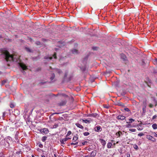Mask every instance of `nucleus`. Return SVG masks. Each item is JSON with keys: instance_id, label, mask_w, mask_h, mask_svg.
<instances>
[{"instance_id": "f704fd0d", "label": "nucleus", "mask_w": 157, "mask_h": 157, "mask_svg": "<svg viewBox=\"0 0 157 157\" xmlns=\"http://www.w3.org/2000/svg\"><path fill=\"white\" fill-rule=\"evenodd\" d=\"M78 143V142H76V143H72L71 144L72 145H75L77 144Z\"/></svg>"}, {"instance_id": "6e6d98bb", "label": "nucleus", "mask_w": 157, "mask_h": 157, "mask_svg": "<svg viewBox=\"0 0 157 157\" xmlns=\"http://www.w3.org/2000/svg\"><path fill=\"white\" fill-rule=\"evenodd\" d=\"M54 157H57L56 155V154L54 155Z\"/></svg>"}, {"instance_id": "4c0bfd02", "label": "nucleus", "mask_w": 157, "mask_h": 157, "mask_svg": "<svg viewBox=\"0 0 157 157\" xmlns=\"http://www.w3.org/2000/svg\"><path fill=\"white\" fill-rule=\"evenodd\" d=\"M67 73H68V72H66L65 73V75H64V77H66L67 76Z\"/></svg>"}, {"instance_id": "4468645a", "label": "nucleus", "mask_w": 157, "mask_h": 157, "mask_svg": "<svg viewBox=\"0 0 157 157\" xmlns=\"http://www.w3.org/2000/svg\"><path fill=\"white\" fill-rule=\"evenodd\" d=\"M112 146V144L110 142H109L107 144V147L108 148H111Z\"/></svg>"}, {"instance_id": "58836bf2", "label": "nucleus", "mask_w": 157, "mask_h": 157, "mask_svg": "<svg viewBox=\"0 0 157 157\" xmlns=\"http://www.w3.org/2000/svg\"><path fill=\"white\" fill-rule=\"evenodd\" d=\"M64 140H63V139L60 141V142L62 144H64Z\"/></svg>"}, {"instance_id": "864d4df0", "label": "nucleus", "mask_w": 157, "mask_h": 157, "mask_svg": "<svg viewBox=\"0 0 157 157\" xmlns=\"http://www.w3.org/2000/svg\"><path fill=\"white\" fill-rule=\"evenodd\" d=\"M54 114H59V113H54Z\"/></svg>"}, {"instance_id": "473e14b6", "label": "nucleus", "mask_w": 157, "mask_h": 157, "mask_svg": "<svg viewBox=\"0 0 157 157\" xmlns=\"http://www.w3.org/2000/svg\"><path fill=\"white\" fill-rule=\"evenodd\" d=\"M137 128V129L139 131H141L143 129V128H139V127Z\"/></svg>"}, {"instance_id": "2f4dec72", "label": "nucleus", "mask_w": 157, "mask_h": 157, "mask_svg": "<svg viewBox=\"0 0 157 157\" xmlns=\"http://www.w3.org/2000/svg\"><path fill=\"white\" fill-rule=\"evenodd\" d=\"M157 117V116L156 115H154L152 117V119H155Z\"/></svg>"}, {"instance_id": "2eb2a0df", "label": "nucleus", "mask_w": 157, "mask_h": 157, "mask_svg": "<svg viewBox=\"0 0 157 157\" xmlns=\"http://www.w3.org/2000/svg\"><path fill=\"white\" fill-rule=\"evenodd\" d=\"M122 134V132L121 131H119L117 132L116 133V136H118L117 137H118L120 136L121 134Z\"/></svg>"}, {"instance_id": "e433bc0d", "label": "nucleus", "mask_w": 157, "mask_h": 157, "mask_svg": "<svg viewBox=\"0 0 157 157\" xmlns=\"http://www.w3.org/2000/svg\"><path fill=\"white\" fill-rule=\"evenodd\" d=\"M71 131H69L67 134V136H69V135H70L71 134Z\"/></svg>"}, {"instance_id": "b1692460", "label": "nucleus", "mask_w": 157, "mask_h": 157, "mask_svg": "<svg viewBox=\"0 0 157 157\" xmlns=\"http://www.w3.org/2000/svg\"><path fill=\"white\" fill-rule=\"evenodd\" d=\"M78 139V137L76 136H75L73 139V140H74L75 141L76 140H77Z\"/></svg>"}, {"instance_id": "423d86ee", "label": "nucleus", "mask_w": 157, "mask_h": 157, "mask_svg": "<svg viewBox=\"0 0 157 157\" xmlns=\"http://www.w3.org/2000/svg\"><path fill=\"white\" fill-rule=\"evenodd\" d=\"M94 130L98 132L99 131H101L102 130V129L100 126H97L94 128Z\"/></svg>"}, {"instance_id": "aec40b11", "label": "nucleus", "mask_w": 157, "mask_h": 157, "mask_svg": "<svg viewBox=\"0 0 157 157\" xmlns=\"http://www.w3.org/2000/svg\"><path fill=\"white\" fill-rule=\"evenodd\" d=\"M129 122H127V123H132L133 121H134L135 120L132 118H130L129 119Z\"/></svg>"}, {"instance_id": "3c124183", "label": "nucleus", "mask_w": 157, "mask_h": 157, "mask_svg": "<svg viewBox=\"0 0 157 157\" xmlns=\"http://www.w3.org/2000/svg\"><path fill=\"white\" fill-rule=\"evenodd\" d=\"M104 107H105V108H107V109H108V108H109V107H108V106H105Z\"/></svg>"}, {"instance_id": "a18cd8bd", "label": "nucleus", "mask_w": 157, "mask_h": 157, "mask_svg": "<svg viewBox=\"0 0 157 157\" xmlns=\"http://www.w3.org/2000/svg\"><path fill=\"white\" fill-rule=\"evenodd\" d=\"M154 136L156 137H157V134L156 133H155L154 132Z\"/></svg>"}, {"instance_id": "ea45409f", "label": "nucleus", "mask_w": 157, "mask_h": 157, "mask_svg": "<svg viewBox=\"0 0 157 157\" xmlns=\"http://www.w3.org/2000/svg\"><path fill=\"white\" fill-rule=\"evenodd\" d=\"M97 48L96 47H93L92 48V49L93 50H97Z\"/></svg>"}, {"instance_id": "6ab92c4d", "label": "nucleus", "mask_w": 157, "mask_h": 157, "mask_svg": "<svg viewBox=\"0 0 157 157\" xmlns=\"http://www.w3.org/2000/svg\"><path fill=\"white\" fill-rule=\"evenodd\" d=\"M7 80H4L2 81V85H4L6 83H7Z\"/></svg>"}, {"instance_id": "603ef678", "label": "nucleus", "mask_w": 157, "mask_h": 157, "mask_svg": "<svg viewBox=\"0 0 157 157\" xmlns=\"http://www.w3.org/2000/svg\"><path fill=\"white\" fill-rule=\"evenodd\" d=\"M61 71L60 70H58V72L59 73H60Z\"/></svg>"}, {"instance_id": "1a4fd4ad", "label": "nucleus", "mask_w": 157, "mask_h": 157, "mask_svg": "<svg viewBox=\"0 0 157 157\" xmlns=\"http://www.w3.org/2000/svg\"><path fill=\"white\" fill-rule=\"evenodd\" d=\"M75 124L78 127L82 129H83V127L79 123H75Z\"/></svg>"}, {"instance_id": "680f3d73", "label": "nucleus", "mask_w": 157, "mask_h": 157, "mask_svg": "<svg viewBox=\"0 0 157 157\" xmlns=\"http://www.w3.org/2000/svg\"><path fill=\"white\" fill-rule=\"evenodd\" d=\"M25 72L24 71H23V73H24Z\"/></svg>"}, {"instance_id": "f8f14e48", "label": "nucleus", "mask_w": 157, "mask_h": 157, "mask_svg": "<svg viewBox=\"0 0 157 157\" xmlns=\"http://www.w3.org/2000/svg\"><path fill=\"white\" fill-rule=\"evenodd\" d=\"M126 126L127 128H132L133 127H136V125H131V124L128 123V124L126 125Z\"/></svg>"}, {"instance_id": "f3484780", "label": "nucleus", "mask_w": 157, "mask_h": 157, "mask_svg": "<svg viewBox=\"0 0 157 157\" xmlns=\"http://www.w3.org/2000/svg\"><path fill=\"white\" fill-rule=\"evenodd\" d=\"M152 127L154 129H157V124H154L152 125Z\"/></svg>"}, {"instance_id": "5701e85b", "label": "nucleus", "mask_w": 157, "mask_h": 157, "mask_svg": "<svg viewBox=\"0 0 157 157\" xmlns=\"http://www.w3.org/2000/svg\"><path fill=\"white\" fill-rule=\"evenodd\" d=\"M55 76L54 74H53L52 75V76L50 78L51 80H52L54 78Z\"/></svg>"}, {"instance_id": "412c9836", "label": "nucleus", "mask_w": 157, "mask_h": 157, "mask_svg": "<svg viewBox=\"0 0 157 157\" xmlns=\"http://www.w3.org/2000/svg\"><path fill=\"white\" fill-rule=\"evenodd\" d=\"M26 50L29 52H31L32 50L29 48L26 47L25 48Z\"/></svg>"}, {"instance_id": "5fc2aeb1", "label": "nucleus", "mask_w": 157, "mask_h": 157, "mask_svg": "<svg viewBox=\"0 0 157 157\" xmlns=\"http://www.w3.org/2000/svg\"><path fill=\"white\" fill-rule=\"evenodd\" d=\"M41 156L42 157H45L44 155H41Z\"/></svg>"}, {"instance_id": "0eeeda50", "label": "nucleus", "mask_w": 157, "mask_h": 157, "mask_svg": "<svg viewBox=\"0 0 157 157\" xmlns=\"http://www.w3.org/2000/svg\"><path fill=\"white\" fill-rule=\"evenodd\" d=\"M96 151L95 150H94L91 152L90 155L89 156L90 157H94L96 155Z\"/></svg>"}, {"instance_id": "49530a36", "label": "nucleus", "mask_w": 157, "mask_h": 157, "mask_svg": "<svg viewBox=\"0 0 157 157\" xmlns=\"http://www.w3.org/2000/svg\"><path fill=\"white\" fill-rule=\"evenodd\" d=\"M36 44H38V45L40 44V42H39V41L37 42L36 43Z\"/></svg>"}, {"instance_id": "8fccbe9b", "label": "nucleus", "mask_w": 157, "mask_h": 157, "mask_svg": "<svg viewBox=\"0 0 157 157\" xmlns=\"http://www.w3.org/2000/svg\"><path fill=\"white\" fill-rule=\"evenodd\" d=\"M63 96H64L65 97H67V96L65 94L63 95Z\"/></svg>"}, {"instance_id": "20e7f679", "label": "nucleus", "mask_w": 157, "mask_h": 157, "mask_svg": "<svg viewBox=\"0 0 157 157\" xmlns=\"http://www.w3.org/2000/svg\"><path fill=\"white\" fill-rule=\"evenodd\" d=\"M53 57H54V58L55 59H56V53H55L54 54L53 56L52 57L51 56V57H48V56H46L44 57V59H52Z\"/></svg>"}, {"instance_id": "bf43d9fd", "label": "nucleus", "mask_w": 157, "mask_h": 157, "mask_svg": "<svg viewBox=\"0 0 157 157\" xmlns=\"http://www.w3.org/2000/svg\"><path fill=\"white\" fill-rule=\"evenodd\" d=\"M12 128H10V130H12Z\"/></svg>"}, {"instance_id": "72a5a7b5", "label": "nucleus", "mask_w": 157, "mask_h": 157, "mask_svg": "<svg viewBox=\"0 0 157 157\" xmlns=\"http://www.w3.org/2000/svg\"><path fill=\"white\" fill-rule=\"evenodd\" d=\"M39 146L41 148H42L43 147V145L42 144H40L39 145Z\"/></svg>"}, {"instance_id": "39448f33", "label": "nucleus", "mask_w": 157, "mask_h": 157, "mask_svg": "<svg viewBox=\"0 0 157 157\" xmlns=\"http://www.w3.org/2000/svg\"><path fill=\"white\" fill-rule=\"evenodd\" d=\"M125 117L121 115H119L117 117V118L118 120H123L125 119Z\"/></svg>"}, {"instance_id": "a211bd4d", "label": "nucleus", "mask_w": 157, "mask_h": 157, "mask_svg": "<svg viewBox=\"0 0 157 157\" xmlns=\"http://www.w3.org/2000/svg\"><path fill=\"white\" fill-rule=\"evenodd\" d=\"M72 53L73 54H77L78 53V51L76 49H73L72 50Z\"/></svg>"}, {"instance_id": "13d9d810", "label": "nucleus", "mask_w": 157, "mask_h": 157, "mask_svg": "<svg viewBox=\"0 0 157 157\" xmlns=\"http://www.w3.org/2000/svg\"><path fill=\"white\" fill-rule=\"evenodd\" d=\"M32 157H34V156L33 155H32Z\"/></svg>"}, {"instance_id": "6e6552de", "label": "nucleus", "mask_w": 157, "mask_h": 157, "mask_svg": "<svg viewBox=\"0 0 157 157\" xmlns=\"http://www.w3.org/2000/svg\"><path fill=\"white\" fill-rule=\"evenodd\" d=\"M121 58L124 60L125 61L127 60V58L125 55L123 54H122L121 55Z\"/></svg>"}, {"instance_id": "a19ab883", "label": "nucleus", "mask_w": 157, "mask_h": 157, "mask_svg": "<svg viewBox=\"0 0 157 157\" xmlns=\"http://www.w3.org/2000/svg\"><path fill=\"white\" fill-rule=\"evenodd\" d=\"M154 63L155 64H157V59H156L154 61Z\"/></svg>"}, {"instance_id": "c756f323", "label": "nucleus", "mask_w": 157, "mask_h": 157, "mask_svg": "<svg viewBox=\"0 0 157 157\" xmlns=\"http://www.w3.org/2000/svg\"><path fill=\"white\" fill-rule=\"evenodd\" d=\"M10 107L11 108H13L14 107V105L13 104H12V103H11L10 104Z\"/></svg>"}, {"instance_id": "bb28decb", "label": "nucleus", "mask_w": 157, "mask_h": 157, "mask_svg": "<svg viewBox=\"0 0 157 157\" xmlns=\"http://www.w3.org/2000/svg\"><path fill=\"white\" fill-rule=\"evenodd\" d=\"M138 136H142L144 135V134L142 133H139L138 134Z\"/></svg>"}, {"instance_id": "dca6fc26", "label": "nucleus", "mask_w": 157, "mask_h": 157, "mask_svg": "<svg viewBox=\"0 0 157 157\" xmlns=\"http://www.w3.org/2000/svg\"><path fill=\"white\" fill-rule=\"evenodd\" d=\"M48 130L47 128H44L43 132L45 134H47L48 132Z\"/></svg>"}, {"instance_id": "9d476101", "label": "nucleus", "mask_w": 157, "mask_h": 157, "mask_svg": "<svg viewBox=\"0 0 157 157\" xmlns=\"http://www.w3.org/2000/svg\"><path fill=\"white\" fill-rule=\"evenodd\" d=\"M66 100L63 101L59 103V105L60 106H63L66 104Z\"/></svg>"}, {"instance_id": "ddd939ff", "label": "nucleus", "mask_w": 157, "mask_h": 157, "mask_svg": "<svg viewBox=\"0 0 157 157\" xmlns=\"http://www.w3.org/2000/svg\"><path fill=\"white\" fill-rule=\"evenodd\" d=\"M100 140L102 145L105 146V145L106 143L105 140L103 139H100Z\"/></svg>"}, {"instance_id": "c85d7f7f", "label": "nucleus", "mask_w": 157, "mask_h": 157, "mask_svg": "<svg viewBox=\"0 0 157 157\" xmlns=\"http://www.w3.org/2000/svg\"><path fill=\"white\" fill-rule=\"evenodd\" d=\"M133 147H134V148H135V149H138V147L136 144H135L134 145Z\"/></svg>"}, {"instance_id": "7c9ffc66", "label": "nucleus", "mask_w": 157, "mask_h": 157, "mask_svg": "<svg viewBox=\"0 0 157 157\" xmlns=\"http://www.w3.org/2000/svg\"><path fill=\"white\" fill-rule=\"evenodd\" d=\"M70 139V138H66L64 139H63V140H64V141L66 142L67 140Z\"/></svg>"}, {"instance_id": "c9c22d12", "label": "nucleus", "mask_w": 157, "mask_h": 157, "mask_svg": "<svg viewBox=\"0 0 157 157\" xmlns=\"http://www.w3.org/2000/svg\"><path fill=\"white\" fill-rule=\"evenodd\" d=\"M87 143V141H85V142L82 143V145L83 146V145H85L86 144V143Z\"/></svg>"}, {"instance_id": "7ed1b4c3", "label": "nucleus", "mask_w": 157, "mask_h": 157, "mask_svg": "<svg viewBox=\"0 0 157 157\" xmlns=\"http://www.w3.org/2000/svg\"><path fill=\"white\" fill-rule=\"evenodd\" d=\"M147 138L149 140H151L153 142H155L156 141V139L152 137V136L150 135H147Z\"/></svg>"}, {"instance_id": "09e8293b", "label": "nucleus", "mask_w": 157, "mask_h": 157, "mask_svg": "<svg viewBox=\"0 0 157 157\" xmlns=\"http://www.w3.org/2000/svg\"><path fill=\"white\" fill-rule=\"evenodd\" d=\"M127 157H130V154H127Z\"/></svg>"}, {"instance_id": "4be33fe9", "label": "nucleus", "mask_w": 157, "mask_h": 157, "mask_svg": "<svg viewBox=\"0 0 157 157\" xmlns=\"http://www.w3.org/2000/svg\"><path fill=\"white\" fill-rule=\"evenodd\" d=\"M47 137L46 136H43L42 139V140L43 142H44L47 139Z\"/></svg>"}, {"instance_id": "a878e982", "label": "nucleus", "mask_w": 157, "mask_h": 157, "mask_svg": "<svg viewBox=\"0 0 157 157\" xmlns=\"http://www.w3.org/2000/svg\"><path fill=\"white\" fill-rule=\"evenodd\" d=\"M90 133L88 132H85L83 133V135L85 136H87L89 135Z\"/></svg>"}, {"instance_id": "393cba45", "label": "nucleus", "mask_w": 157, "mask_h": 157, "mask_svg": "<svg viewBox=\"0 0 157 157\" xmlns=\"http://www.w3.org/2000/svg\"><path fill=\"white\" fill-rule=\"evenodd\" d=\"M82 121L84 122H85L86 123L90 122V120H83Z\"/></svg>"}, {"instance_id": "37998d69", "label": "nucleus", "mask_w": 157, "mask_h": 157, "mask_svg": "<svg viewBox=\"0 0 157 157\" xmlns=\"http://www.w3.org/2000/svg\"><path fill=\"white\" fill-rule=\"evenodd\" d=\"M125 110L127 111H129V110L128 108H126L124 109Z\"/></svg>"}, {"instance_id": "9b49d317", "label": "nucleus", "mask_w": 157, "mask_h": 157, "mask_svg": "<svg viewBox=\"0 0 157 157\" xmlns=\"http://www.w3.org/2000/svg\"><path fill=\"white\" fill-rule=\"evenodd\" d=\"M98 115V114L96 113H92L88 115V117H95Z\"/></svg>"}, {"instance_id": "cd10ccee", "label": "nucleus", "mask_w": 157, "mask_h": 157, "mask_svg": "<svg viewBox=\"0 0 157 157\" xmlns=\"http://www.w3.org/2000/svg\"><path fill=\"white\" fill-rule=\"evenodd\" d=\"M129 130L132 132H135L136 131V129H129Z\"/></svg>"}, {"instance_id": "0e129e2a", "label": "nucleus", "mask_w": 157, "mask_h": 157, "mask_svg": "<svg viewBox=\"0 0 157 157\" xmlns=\"http://www.w3.org/2000/svg\"><path fill=\"white\" fill-rule=\"evenodd\" d=\"M118 143V142H117V143Z\"/></svg>"}, {"instance_id": "de8ad7c7", "label": "nucleus", "mask_w": 157, "mask_h": 157, "mask_svg": "<svg viewBox=\"0 0 157 157\" xmlns=\"http://www.w3.org/2000/svg\"><path fill=\"white\" fill-rule=\"evenodd\" d=\"M5 112H4L3 113V117L4 116H5Z\"/></svg>"}, {"instance_id": "79ce46f5", "label": "nucleus", "mask_w": 157, "mask_h": 157, "mask_svg": "<svg viewBox=\"0 0 157 157\" xmlns=\"http://www.w3.org/2000/svg\"><path fill=\"white\" fill-rule=\"evenodd\" d=\"M149 107H150V108H152L153 107V105L151 104H150L149 105Z\"/></svg>"}, {"instance_id": "4d7b16f0", "label": "nucleus", "mask_w": 157, "mask_h": 157, "mask_svg": "<svg viewBox=\"0 0 157 157\" xmlns=\"http://www.w3.org/2000/svg\"><path fill=\"white\" fill-rule=\"evenodd\" d=\"M84 157H90L88 155H86V156H85Z\"/></svg>"}, {"instance_id": "f03ea898", "label": "nucleus", "mask_w": 157, "mask_h": 157, "mask_svg": "<svg viewBox=\"0 0 157 157\" xmlns=\"http://www.w3.org/2000/svg\"><path fill=\"white\" fill-rule=\"evenodd\" d=\"M19 66L23 70H25L27 69L26 66L22 63H18Z\"/></svg>"}, {"instance_id": "052dcab7", "label": "nucleus", "mask_w": 157, "mask_h": 157, "mask_svg": "<svg viewBox=\"0 0 157 157\" xmlns=\"http://www.w3.org/2000/svg\"><path fill=\"white\" fill-rule=\"evenodd\" d=\"M12 128H10V130H12Z\"/></svg>"}, {"instance_id": "e2e57ef3", "label": "nucleus", "mask_w": 157, "mask_h": 157, "mask_svg": "<svg viewBox=\"0 0 157 157\" xmlns=\"http://www.w3.org/2000/svg\"><path fill=\"white\" fill-rule=\"evenodd\" d=\"M156 95L157 96V93L156 94Z\"/></svg>"}, {"instance_id": "f257e3e1", "label": "nucleus", "mask_w": 157, "mask_h": 157, "mask_svg": "<svg viewBox=\"0 0 157 157\" xmlns=\"http://www.w3.org/2000/svg\"><path fill=\"white\" fill-rule=\"evenodd\" d=\"M5 59L6 61H18V58H17L16 56L14 55L12 56L8 52H6L4 53Z\"/></svg>"}, {"instance_id": "c03bdc74", "label": "nucleus", "mask_w": 157, "mask_h": 157, "mask_svg": "<svg viewBox=\"0 0 157 157\" xmlns=\"http://www.w3.org/2000/svg\"><path fill=\"white\" fill-rule=\"evenodd\" d=\"M43 131H44V128L40 129V131L41 132H43Z\"/></svg>"}]
</instances>
